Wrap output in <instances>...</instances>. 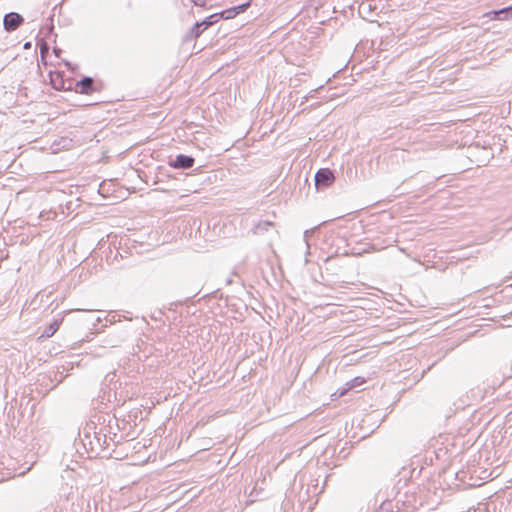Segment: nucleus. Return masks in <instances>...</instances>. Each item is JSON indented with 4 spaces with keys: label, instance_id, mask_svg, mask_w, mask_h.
Returning <instances> with one entry per match:
<instances>
[{
    "label": "nucleus",
    "instance_id": "8",
    "mask_svg": "<svg viewBox=\"0 0 512 512\" xmlns=\"http://www.w3.org/2000/svg\"><path fill=\"white\" fill-rule=\"evenodd\" d=\"M508 12H512V6L507 7V8H503V9L498 10V11H493V12L486 13L485 16L489 17L492 20H495L497 15L502 14V13H508Z\"/></svg>",
    "mask_w": 512,
    "mask_h": 512
},
{
    "label": "nucleus",
    "instance_id": "6",
    "mask_svg": "<svg viewBox=\"0 0 512 512\" xmlns=\"http://www.w3.org/2000/svg\"><path fill=\"white\" fill-rule=\"evenodd\" d=\"M365 383V379L362 378V377H355L354 379H352L350 382H348L346 384V388H343L341 390H339V396H343L345 395L349 390L357 387V386H360L362 384Z\"/></svg>",
    "mask_w": 512,
    "mask_h": 512
},
{
    "label": "nucleus",
    "instance_id": "4",
    "mask_svg": "<svg viewBox=\"0 0 512 512\" xmlns=\"http://www.w3.org/2000/svg\"><path fill=\"white\" fill-rule=\"evenodd\" d=\"M50 83L56 90L62 91L67 90L66 82L63 78L62 73L58 71L50 72Z\"/></svg>",
    "mask_w": 512,
    "mask_h": 512
},
{
    "label": "nucleus",
    "instance_id": "7",
    "mask_svg": "<svg viewBox=\"0 0 512 512\" xmlns=\"http://www.w3.org/2000/svg\"><path fill=\"white\" fill-rule=\"evenodd\" d=\"M61 321L55 320L51 323L43 332L42 337L50 338L52 337L59 329Z\"/></svg>",
    "mask_w": 512,
    "mask_h": 512
},
{
    "label": "nucleus",
    "instance_id": "5",
    "mask_svg": "<svg viewBox=\"0 0 512 512\" xmlns=\"http://www.w3.org/2000/svg\"><path fill=\"white\" fill-rule=\"evenodd\" d=\"M194 164V159L192 157L186 155H178L175 159V162L172 164L174 168H183L188 169L191 168Z\"/></svg>",
    "mask_w": 512,
    "mask_h": 512
},
{
    "label": "nucleus",
    "instance_id": "3",
    "mask_svg": "<svg viewBox=\"0 0 512 512\" xmlns=\"http://www.w3.org/2000/svg\"><path fill=\"white\" fill-rule=\"evenodd\" d=\"M23 21V17L18 13L12 12L6 14L3 20L4 28L7 31H14L23 23Z\"/></svg>",
    "mask_w": 512,
    "mask_h": 512
},
{
    "label": "nucleus",
    "instance_id": "10",
    "mask_svg": "<svg viewBox=\"0 0 512 512\" xmlns=\"http://www.w3.org/2000/svg\"><path fill=\"white\" fill-rule=\"evenodd\" d=\"M250 6V2H246L242 5L233 7L235 11H237V15L243 13Z\"/></svg>",
    "mask_w": 512,
    "mask_h": 512
},
{
    "label": "nucleus",
    "instance_id": "2",
    "mask_svg": "<svg viewBox=\"0 0 512 512\" xmlns=\"http://www.w3.org/2000/svg\"><path fill=\"white\" fill-rule=\"evenodd\" d=\"M334 175L328 168L320 169L315 175L316 186L328 187L334 182Z\"/></svg>",
    "mask_w": 512,
    "mask_h": 512
},
{
    "label": "nucleus",
    "instance_id": "1",
    "mask_svg": "<svg viewBox=\"0 0 512 512\" xmlns=\"http://www.w3.org/2000/svg\"><path fill=\"white\" fill-rule=\"evenodd\" d=\"M98 90L99 89L95 87L94 80L91 77H85L75 85V91L79 94L91 95Z\"/></svg>",
    "mask_w": 512,
    "mask_h": 512
},
{
    "label": "nucleus",
    "instance_id": "12",
    "mask_svg": "<svg viewBox=\"0 0 512 512\" xmlns=\"http://www.w3.org/2000/svg\"><path fill=\"white\" fill-rule=\"evenodd\" d=\"M45 51H47V47L46 46L41 48V54L43 55Z\"/></svg>",
    "mask_w": 512,
    "mask_h": 512
},
{
    "label": "nucleus",
    "instance_id": "9",
    "mask_svg": "<svg viewBox=\"0 0 512 512\" xmlns=\"http://www.w3.org/2000/svg\"><path fill=\"white\" fill-rule=\"evenodd\" d=\"M236 15L237 11H235L234 8L226 9L220 13V17L226 20L233 19L234 17H236Z\"/></svg>",
    "mask_w": 512,
    "mask_h": 512
},
{
    "label": "nucleus",
    "instance_id": "11",
    "mask_svg": "<svg viewBox=\"0 0 512 512\" xmlns=\"http://www.w3.org/2000/svg\"><path fill=\"white\" fill-rule=\"evenodd\" d=\"M213 23V21H203L201 24H196V27L199 28L200 26H204V28H207Z\"/></svg>",
    "mask_w": 512,
    "mask_h": 512
}]
</instances>
